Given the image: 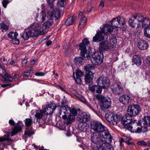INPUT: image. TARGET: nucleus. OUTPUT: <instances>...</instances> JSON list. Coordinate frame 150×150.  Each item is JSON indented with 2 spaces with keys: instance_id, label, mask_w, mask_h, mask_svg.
I'll return each instance as SVG.
<instances>
[{
  "instance_id": "nucleus-1",
  "label": "nucleus",
  "mask_w": 150,
  "mask_h": 150,
  "mask_svg": "<svg viewBox=\"0 0 150 150\" xmlns=\"http://www.w3.org/2000/svg\"><path fill=\"white\" fill-rule=\"evenodd\" d=\"M91 129L96 132H92L91 134V141L92 143L97 145V147L101 148L103 149H109L112 146L109 143L112 142V137L108 129L100 122L93 121L91 123Z\"/></svg>"
},
{
  "instance_id": "nucleus-2",
  "label": "nucleus",
  "mask_w": 150,
  "mask_h": 150,
  "mask_svg": "<svg viewBox=\"0 0 150 150\" xmlns=\"http://www.w3.org/2000/svg\"><path fill=\"white\" fill-rule=\"evenodd\" d=\"M105 39L99 44V49L100 52H93L91 54L92 58L91 59V62L94 65H99L103 62V54L101 51L107 50L111 47L108 41Z\"/></svg>"
},
{
  "instance_id": "nucleus-3",
  "label": "nucleus",
  "mask_w": 150,
  "mask_h": 150,
  "mask_svg": "<svg viewBox=\"0 0 150 150\" xmlns=\"http://www.w3.org/2000/svg\"><path fill=\"white\" fill-rule=\"evenodd\" d=\"M101 30L97 32L93 38V40L95 42L100 41L103 39H107L108 38L107 33H110L113 31V28L109 24L103 25Z\"/></svg>"
},
{
  "instance_id": "nucleus-4",
  "label": "nucleus",
  "mask_w": 150,
  "mask_h": 150,
  "mask_svg": "<svg viewBox=\"0 0 150 150\" xmlns=\"http://www.w3.org/2000/svg\"><path fill=\"white\" fill-rule=\"evenodd\" d=\"M31 29L28 32H24L21 34V37L25 40H28L30 37H37L40 34L42 35L41 30L40 27L38 23H34L31 26Z\"/></svg>"
},
{
  "instance_id": "nucleus-5",
  "label": "nucleus",
  "mask_w": 150,
  "mask_h": 150,
  "mask_svg": "<svg viewBox=\"0 0 150 150\" xmlns=\"http://www.w3.org/2000/svg\"><path fill=\"white\" fill-rule=\"evenodd\" d=\"M21 129V126L17 125L13 128H12L11 132H7L6 135H5L3 137L0 138V142L9 140L10 139L9 138L10 136H12L14 135L18 132L20 131ZM4 145L3 144H1L0 143V150H4Z\"/></svg>"
},
{
  "instance_id": "nucleus-6",
  "label": "nucleus",
  "mask_w": 150,
  "mask_h": 150,
  "mask_svg": "<svg viewBox=\"0 0 150 150\" xmlns=\"http://www.w3.org/2000/svg\"><path fill=\"white\" fill-rule=\"evenodd\" d=\"M96 97L100 101L99 105L102 110H105L110 107L111 104L110 98L104 97L100 95H97Z\"/></svg>"
},
{
  "instance_id": "nucleus-7",
  "label": "nucleus",
  "mask_w": 150,
  "mask_h": 150,
  "mask_svg": "<svg viewBox=\"0 0 150 150\" xmlns=\"http://www.w3.org/2000/svg\"><path fill=\"white\" fill-rule=\"evenodd\" d=\"M95 66H84V69L86 72L84 80L86 83H89L93 82L94 78L93 75L95 73H93L91 71L94 70Z\"/></svg>"
},
{
  "instance_id": "nucleus-8",
  "label": "nucleus",
  "mask_w": 150,
  "mask_h": 150,
  "mask_svg": "<svg viewBox=\"0 0 150 150\" xmlns=\"http://www.w3.org/2000/svg\"><path fill=\"white\" fill-rule=\"evenodd\" d=\"M68 111L67 109L63 108L59 112L60 115H61L62 118L65 121L66 124H69L73 122L75 119V117L69 114Z\"/></svg>"
},
{
  "instance_id": "nucleus-9",
  "label": "nucleus",
  "mask_w": 150,
  "mask_h": 150,
  "mask_svg": "<svg viewBox=\"0 0 150 150\" xmlns=\"http://www.w3.org/2000/svg\"><path fill=\"white\" fill-rule=\"evenodd\" d=\"M97 84L103 88H107L110 85V80L106 76H101L96 80Z\"/></svg>"
},
{
  "instance_id": "nucleus-10",
  "label": "nucleus",
  "mask_w": 150,
  "mask_h": 150,
  "mask_svg": "<svg viewBox=\"0 0 150 150\" xmlns=\"http://www.w3.org/2000/svg\"><path fill=\"white\" fill-rule=\"evenodd\" d=\"M141 110V107L138 105H130L128 107V115L133 116H136L139 114Z\"/></svg>"
},
{
  "instance_id": "nucleus-11",
  "label": "nucleus",
  "mask_w": 150,
  "mask_h": 150,
  "mask_svg": "<svg viewBox=\"0 0 150 150\" xmlns=\"http://www.w3.org/2000/svg\"><path fill=\"white\" fill-rule=\"evenodd\" d=\"M132 116L128 115V114L125 116V117L122 118L121 122L122 124L124 125L125 128L127 129L129 131L132 130L133 127L132 126V122L131 120Z\"/></svg>"
},
{
  "instance_id": "nucleus-12",
  "label": "nucleus",
  "mask_w": 150,
  "mask_h": 150,
  "mask_svg": "<svg viewBox=\"0 0 150 150\" xmlns=\"http://www.w3.org/2000/svg\"><path fill=\"white\" fill-rule=\"evenodd\" d=\"M86 45L83 44L81 43L79 45V48L81 50V55L83 58L86 57L87 59L92 58L91 56L92 54H91V52L90 50L88 51L86 50Z\"/></svg>"
},
{
  "instance_id": "nucleus-13",
  "label": "nucleus",
  "mask_w": 150,
  "mask_h": 150,
  "mask_svg": "<svg viewBox=\"0 0 150 150\" xmlns=\"http://www.w3.org/2000/svg\"><path fill=\"white\" fill-rule=\"evenodd\" d=\"M105 117L106 120L112 125L117 124L119 121L118 115L110 112L106 114Z\"/></svg>"
},
{
  "instance_id": "nucleus-14",
  "label": "nucleus",
  "mask_w": 150,
  "mask_h": 150,
  "mask_svg": "<svg viewBox=\"0 0 150 150\" xmlns=\"http://www.w3.org/2000/svg\"><path fill=\"white\" fill-rule=\"evenodd\" d=\"M32 123V120L31 119L26 118L25 119V124L26 126V128L25 134L29 137L34 134L31 127Z\"/></svg>"
},
{
  "instance_id": "nucleus-15",
  "label": "nucleus",
  "mask_w": 150,
  "mask_h": 150,
  "mask_svg": "<svg viewBox=\"0 0 150 150\" xmlns=\"http://www.w3.org/2000/svg\"><path fill=\"white\" fill-rule=\"evenodd\" d=\"M56 106L55 104L51 103L45 105L43 111L45 115H51L56 109Z\"/></svg>"
},
{
  "instance_id": "nucleus-16",
  "label": "nucleus",
  "mask_w": 150,
  "mask_h": 150,
  "mask_svg": "<svg viewBox=\"0 0 150 150\" xmlns=\"http://www.w3.org/2000/svg\"><path fill=\"white\" fill-rule=\"evenodd\" d=\"M77 118L79 122L83 123L89 121L91 119L90 114L86 112L82 113L79 114Z\"/></svg>"
},
{
  "instance_id": "nucleus-17",
  "label": "nucleus",
  "mask_w": 150,
  "mask_h": 150,
  "mask_svg": "<svg viewBox=\"0 0 150 150\" xmlns=\"http://www.w3.org/2000/svg\"><path fill=\"white\" fill-rule=\"evenodd\" d=\"M74 72L73 73V76L74 81L77 84H80L81 83V77L83 75V72L79 69H77L76 71V76L74 75Z\"/></svg>"
},
{
  "instance_id": "nucleus-18",
  "label": "nucleus",
  "mask_w": 150,
  "mask_h": 150,
  "mask_svg": "<svg viewBox=\"0 0 150 150\" xmlns=\"http://www.w3.org/2000/svg\"><path fill=\"white\" fill-rule=\"evenodd\" d=\"M88 89L93 93H100L102 92L101 87L100 85L90 84L88 86Z\"/></svg>"
},
{
  "instance_id": "nucleus-19",
  "label": "nucleus",
  "mask_w": 150,
  "mask_h": 150,
  "mask_svg": "<svg viewBox=\"0 0 150 150\" xmlns=\"http://www.w3.org/2000/svg\"><path fill=\"white\" fill-rule=\"evenodd\" d=\"M132 100V99L127 95H124L121 96L119 98V101L124 105H127Z\"/></svg>"
},
{
  "instance_id": "nucleus-20",
  "label": "nucleus",
  "mask_w": 150,
  "mask_h": 150,
  "mask_svg": "<svg viewBox=\"0 0 150 150\" xmlns=\"http://www.w3.org/2000/svg\"><path fill=\"white\" fill-rule=\"evenodd\" d=\"M0 68L2 69L3 74L2 75V77L4 81H11L13 80V78L8 74L2 66H0Z\"/></svg>"
},
{
  "instance_id": "nucleus-21",
  "label": "nucleus",
  "mask_w": 150,
  "mask_h": 150,
  "mask_svg": "<svg viewBox=\"0 0 150 150\" xmlns=\"http://www.w3.org/2000/svg\"><path fill=\"white\" fill-rule=\"evenodd\" d=\"M110 88L113 93L117 95L122 93L123 90L122 87L119 85L117 84L111 85Z\"/></svg>"
},
{
  "instance_id": "nucleus-22",
  "label": "nucleus",
  "mask_w": 150,
  "mask_h": 150,
  "mask_svg": "<svg viewBox=\"0 0 150 150\" xmlns=\"http://www.w3.org/2000/svg\"><path fill=\"white\" fill-rule=\"evenodd\" d=\"M43 110H38L35 111V119L34 120V122H38V119H43L45 114H44Z\"/></svg>"
},
{
  "instance_id": "nucleus-23",
  "label": "nucleus",
  "mask_w": 150,
  "mask_h": 150,
  "mask_svg": "<svg viewBox=\"0 0 150 150\" xmlns=\"http://www.w3.org/2000/svg\"><path fill=\"white\" fill-rule=\"evenodd\" d=\"M137 46L140 49L144 50L147 49L149 47V45L147 42L144 40H139L137 43Z\"/></svg>"
},
{
  "instance_id": "nucleus-24",
  "label": "nucleus",
  "mask_w": 150,
  "mask_h": 150,
  "mask_svg": "<svg viewBox=\"0 0 150 150\" xmlns=\"http://www.w3.org/2000/svg\"><path fill=\"white\" fill-rule=\"evenodd\" d=\"M46 15L45 13L41 12L37 14L36 20L38 22L42 23L45 20Z\"/></svg>"
},
{
  "instance_id": "nucleus-25",
  "label": "nucleus",
  "mask_w": 150,
  "mask_h": 150,
  "mask_svg": "<svg viewBox=\"0 0 150 150\" xmlns=\"http://www.w3.org/2000/svg\"><path fill=\"white\" fill-rule=\"evenodd\" d=\"M60 13L58 10H56L52 11L49 15L50 18L56 20L58 19L60 17Z\"/></svg>"
},
{
  "instance_id": "nucleus-26",
  "label": "nucleus",
  "mask_w": 150,
  "mask_h": 150,
  "mask_svg": "<svg viewBox=\"0 0 150 150\" xmlns=\"http://www.w3.org/2000/svg\"><path fill=\"white\" fill-rule=\"evenodd\" d=\"M53 23V19L50 18L43 24V27L45 29H47L52 27Z\"/></svg>"
},
{
  "instance_id": "nucleus-27",
  "label": "nucleus",
  "mask_w": 150,
  "mask_h": 150,
  "mask_svg": "<svg viewBox=\"0 0 150 150\" xmlns=\"http://www.w3.org/2000/svg\"><path fill=\"white\" fill-rule=\"evenodd\" d=\"M144 21L142 23V27L144 28L145 31L148 30L150 28V20L147 17L145 19Z\"/></svg>"
},
{
  "instance_id": "nucleus-28",
  "label": "nucleus",
  "mask_w": 150,
  "mask_h": 150,
  "mask_svg": "<svg viewBox=\"0 0 150 150\" xmlns=\"http://www.w3.org/2000/svg\"><path fill=\"white\" fill-rule=\"evenodd\" d=\"M132 62L134 64L140 66L142 63L140 57L138 55H134L132 58Z\"/></svg>"
},
{
  "instance_id": "nucleus-29",
  "label": "nucleus",
  "mask_w": 150,
  "mask_h": 150,
  "mask_svg": "<svg viewBox=\"0 0 150 150\" xmlns=\"http://www.w3.org/2000/svg\"><path fill=\"white\" fill-rule=\"evenodd\" d=\"M0 61L4 64L6 65L9 60L6 54L2 53H0Z\"/></svg>"
},
{
  "instance_id": "nucleus-30",
  "label": "nucleus",
  "mask_w": 150,
  "mask_h": 150,
  "mask_svg": "<svg viewBox=\"0 0 150 150\" xmlns=\"http://www.w3.org/2000/svg\"><path fill=\"white\" fill-rule=\"evenodd\" d=\"M111 25H109L113 28V30L114 28H117L120 27L117 19L116 18H113L111 21Z\"/></svg>"
},
{
  "instance_id": "nucleus-31",
  "label": "nucleus",
  "mask_w": 150,
  "mask_h": 150,
  "mask_svg": "<svg viewBox=\"0 0 150 150\" xmlns=\"http://www.w3.org/2000/svg\"><path fill=\"white\" fill-rule=\"evenodd\" d=\"M133 17L134 19L137 20L138 22H141L142 23L145 21V19L147 18L144 17L142 15L139 14H137L133 16Z\"/></svg>"
},
{
  "instance_id": "nucleus-32",
  "label": "nucleus",
  "mask_w": 150,
  "mask_h": 150,
  "mask_svg": "<svg viewBox=\"0 0 150 150\" xmlns=\"http://www.w3.org/2000/svg\"><path fill=\"white\" fill-rule=\"evenodd\" d=\"M80 19V22L79 25V28L80 30H81L85 26L86 24V17H84L81 18Z\"/></svg>"
},
{
  "instance_id": "nucleus-33",
  "label": "nucleus",
  "mask_w": 150,
  "mask_h": 150,
  "mask_svg": "<svg viewBox=\"0 0 150 150\" xmlns=\"http://www.w3.org/2000/svg\"><path fill=\"white\" fill-rule=\"evenodd\" d=\"M75 20V17L73 16L69 17L66 21L65 24L66 25H72L74 23Z\"/></svg>"
},
{
  "instance_id": "nucleus-34",
  "label": "nucleus",
  "mask_w": 150,
  "mask_h": 150,
  "mask_svg": "<svg viewBox=\"0 0 150 150\" xmlns=\"http://www.w3.org/2000/svg\"><path fill=\"white\" fill-rule=\"evenodd\" d=\"M117 43V39L116 37L111 38L109 40V44L110 45L111 47L113 48L116 45Z\"/></svg>"
},
{
  "instance_id": "nucleus-35",
  "label": "nucleus",
  "mask_w": 150,
  "mask_h": 150,
  "mask_svg": "<svg viewBox=\"0 0 150 150\" xmlns=\"http://www.w3.org/2000/svg\"><path fill=\"white\" fill-rule=\"evenodd\" d=\"M74 62L77 64H83V63L84 62V59L83 57H76L74 59Z\"/></svg>"
},
{
  "instance_id": "nucleus-36",
  "label": "nucleus",
  "mask_w": 150,
  "mask_h": 150,
  "mask_svg": "<svg viewBox=\"0 0 150 150\" xmlns=\"http://www.w3.org/2000/svg\"><path fill=\"white\" fill-rule=\"evenodd\" d=\"M79 128L80 130L83 132H86L89 129V127L87 125L82 124L79 126Z\"/></svg>"
},
{
  "instance_id": "nucleus-37",
  "label": "nucleus",
  "mask_w": 150,
  "mask_h": 150,
  "mask_svg": "<svg viewBox=\"0 0 150 150\" xmlns=\"http://www.w3.org/2000/svg\"><path fill=\"white\" fill-rule=\"evenodd\" d=\"M117 19L120 26L124 25L125 23V19L123 17H116Z\"/></svg>"
},
{
  "instance_id": "nucleus-38",
  "label": "nucleus",
  "mask_w": 150,
  "mask_h": 150,
  "mask_svg": "<svg viewBox=\"0 0 150 150\" xmlns=\"http://www.w3.org/2000/svg\"><path fill=\"white\" fill-rule=\"evenodd\" d=\"M144 124L145 126H150V116L144 117L143 118Z\"/></svg>"
},
{
  "instance_id": "nucleus-39",
  "label": "nucleus",
  "mask_w": 150,
  "mask_h": 150,
  "mask_svg": "<svg viewBox=\"0 0 150 150\" xmlns=\"http://www.w3.org/2000/svg\"><path fill=\"white\" fill-rule=\"evenodd\" d=\"M18 35V34L16 32H11L9 33L8 35L9 38L13 40L17 38Z\"/></svg>"
},
{
  "instance_id": "nucleus-40",
  "label": "nucleus",
  "mask_w": 150,
  "mask_h": 150,
  "mask_svg": "<svg viewBox=\"0 0 150 150\" xmlns=\"http://www.w3.org/2000/svg\"><path fill=\"white\" fill-rule=\"evenodd\" d=\"M133 124L134 125H137V128L136 129H135L134 130H133V131H132V132H135L136 133H140L141 132V126H139V124L138 125L137 122L136 123H133ZM132 131V130L131 131Z\"/></svg>"
},
{
  "instance_id": "nucleus-41",
  "label": "nucleus",
  "mask_w": 150,
  "mask_h": 150,
  "mask_svg": "<svg viewBox=\"0 0 150 150\" xmlns=\"http://www.w3.org/2000/svg\"><path fill=\"white\" fill-rule=\"evenodd\" d=\"M68 109L71 114H72V116L74 117L77 114V110L76 109L74 108L71 109L70 108H68Z\"/></svg>"
},
{
  "instance_id": "nucleus-42",
  "label": "nucleus",
  "mask_w": 150,
  "mask_h": 150,
  "mask_svg": "<svg viewBox=\"0 0 150 150\" xmlns=\"http://www.w3.org/2000/svg\"><path fill=\"white\" fill-rule=\"evenodd\" d=\"M129 23L130 26L133 28H134L135 27L136 23L134 22V20H133L131 18L129 19Z\"/></svg>"
},
{
  "instance_id": "nucleus-43",
  "label": "nucleus",
  "mask_w": 150,
  "mask_h": 150,
  "mask_svg": "<svg viewBox=\"0 0 150 150\" xmlns=\"http://www.w3.org/2000/svg\"><path fill=\"white\" fill-rule=\"evenodd\" d=\"M0 26L1 28L4 30H7L8 29V26L4 23H1Z\"/></svg>"
},
{
  "instance_id": "nucleus-44",
  "label": "nucleus",
  "mask_w": 150,
  "mask_h": 150,
  "mask_svg": "<svg viewBox=\"0 0 150 150\" xmlns=\"http://www.w3.org/2000/svg\"><path fill=\"white\" fill-rule=\"evenodd\" d=\"M137 144L138 145L141 146L146 145L147 146L148 142H146L143 140H141L138 142Z\"/></svg>"
},
{
  "instance_id": "nucleus-45",
  "label": "nucleus",
  "mask_w": 150,
  "mask_h": 150,
  "mask_svg": "<svg viewBox=\"0 0 150 150\" xmlns=\"http://www.w3.org/2000/svg\"><path fill=\"white\" fill-rule=\"evenodd\" d=\"M33 146L36 150H47V149H44V147L42 146L41 147L40 146H38L34 144H33Z\"/></svg>"
},
{
  "instance_id": "nucleus-46",
  "label": "nucleus",
  "mask_w": 150,
  "mask_h": 150,
  "mask_svg": "<svg viewBox=\"0 0 150 150\" xmlns=\"http://www.w3.org/2000/svg\"><path fill=\"white\" fill-rule=\"evenodd\" d=\"M65 0H60L57 2V5L59 7H63L64 5V1Z\"/></svg>"
},
{
  "instance_id": "nucleus-47",
  "label": "nucleus",
  "mask_w": 150,
  "mask_h": 150,
  "mask_svg": "<svg viewBox=\"0 0 150 150\" xmlns=\"http://www.w3.org/2000/svg\"><path fill=\"white\" fill-rule=\"evenodd\" d=\"M148 33L146 30H145L144 32V36L149 38H150V30H148Z\"/></svg>"
},
{
  "instance_id": "nucleus-48",
  "label": "nucleus",
  "mask_w": 150,
  "mask_h": 150,
  "mask_svg": "<svg viewBox=\"0 0 150 150\" xmlns=\"http://www.w3.org/2000/svg\"><path fill=\"white\" fill-rule=\"evenodd\" d=\"M13 43L14 44L18 45L19 43V41L18 39L17 38L12 40Z\"/></svg>"
},
{
  "instance_id": "nucleus-49",
  "label": "nucleus",
  "mask_w": 150,
  "mask_h": 150,
  "mask_svg": "<svg viewBox=\"0 0 150 150\" xmlns=\"http://www.w3.org/2000/svg\"><path fill=\"white\" fill-rule=\"evenodd\" d=\"M89 43V41L87 38H84L83 40L82 44H84L85 45H88Z\"/></svg>"
},
{
  "instance_id": "nucleus-50",
  "label": "nucleus",
  "mask_w": 150,
  "mask_h": 150,
  "mask_svg": "<svg viewBox=\"0 0 150 150\" xmlns=\"http://www.w3.org/2000/svg\"><path fill=\"white\" fill-rule=\"evenodd\" d=\"M8 0H3L2 2L3 6L4 8H6L7 5L8 4Z\"/></svg>"
},
{
  "instance_id": "nucleus-51",
  "label": "nucleus",
  "mask_w": 150,
  "mask_h": 150,
  "mask_svg": "<svg viewBox=\"0 0 150 150\" xmlns=\"http://www.w3.org/2000/svg\"><path fill=\"white\" fill-rule=\"evenodd\" d=\"M46 73H43L42 72H38L36 73L35 75L36 76H44Z\"/></svg>"
},
{
  "instance_id": "nucleus-52",
  "label": "nucleus",
  "mask_w": 150,
  "mask_h": 150,
  "mask_svg": "<svg viewBox=\"0 0 150 150\" xmlns=\"http://www.w3.org/2000/svg\"><path fill=\"white\" fill-rule=\"evenodd\" d=\"M147 131V129L146 126L144 127L141 126V132H145Z\"/></svg>"
},
{
  "instance_id": "nucleus-53",
  "label": "nucleus",
  "mask_w": 150,
  "mask_h": 150,
  "mask_svg": "<svg viewBox=\"0 0 150 150\" xmlns=\"http://www.w3.org/2000/svg\"><path fill=\"white\" fill-rule=\"evenodd\" d=\"M9 124L11 125H15V123L13 120H10L9 121Z\"/></svg>"
},
{
  "instance_id": "nucleus-54",
  "label": "nucleus",
  "mask_w": 150,
  "mask_h": 150,
  "mask_svg": "<svg viewBox=\"0 0 150 150\" xmlns=\"http://www.w3.org/2000/svg\"><path fill=\"white\" fill-rule=\"evenodd\" d=\"M104 6V2L103 1H100V5H99V7L101 8H102Z\"/></svg>"
},
{
  "instance_id": "nucleus-55",
  "label": "nucleus",
  "mask_w": 150,
  "mask_h": 150,
  "mask_svg": "<svg viewBox=\"0 0 150 150\" xmlns=\"http://www.w3.org/2000/svg\"><path fill=\"white\" fill-rule=\"evenodd\" d=\"M52 42L50 40H49L46 43V46H48L52 44Z\"/></svg>"
},
{
  "instance_id": "nucleus-56",
  "label": "nucleus",
  "mask_w": 150,
  "mask_h": 150,
  "mask_svg": "<svg viewBox=\"0 0 150 150\" xmlns=\"http://www.w3.org/2000/svg\"><path fill=\"white\" fill-rule=\"evenodd\" d=\"M55 0H46L47 2L50 4H52Z\"/></svg>"
},
{
  "instance_id": "nucleus-57",
  "label": "nucleus",
  "mask_w": 150,
  "mask_h": 150,
  "mask_svg": "<svg viewBox=\"0 0 150 150\" xmlns=\"http://www.w3.org/2000/svg\"><path fill=\"white\" fill-rule=\"evenodd\" d=\"M84 17V16L83 15V13L82 12H80L79 15V18H82Z\"/></svg>"
},
{
  "instance_id": "nucleus-58",
  "label": "nucleus",
  "mask_w": 150,
  "mask_h": 150,
  "mask_svg": "<svg viewBox=\"0 0 150 150\" xmlns=\"http://www.w3.org/2000/svg\"><path fill=\"white\" fill-rule=\"evenodd\" d=\"M147 63L149 66H150V57H148L147 58Z\"/></svg>"
},
{
  "instance_id": "nucleus-59",
  "label": "nucleus",
  "mask_w": 150,
  "mask_h": 150,
  "mask_svg": "<svg viewBox=\"0 0 150 150\" xmlns=\"http://www.w3.org/2000/svg\"><path fill=\"white\" fill-rule=\"evenodd\" d=\"M80 100L82 101L83 103H86V100H85V99L83 98V97H80L79 98Z\"/></svg>"
},
{
  "instance_id": "nucleus-60",
  "label": "nucleus",
  "mask_w": 150,
  "mask_h": 150,
  "mask_svg": "<svg viewBox=\"0 0 150 150\" xmlns=\"http://www.w3.org/2000/svg\"><path fill=\"white\" fill-rule=\"evenodd\" d=\"M125 142L127 145H128L132 144V142L129 141V140L126 141Z\"/></svg>"
},
{
  "instance_id": "nucleus-61",
  "label": "nucleus",
  "mask_w": 150,
  "mask_h": 150,
  "mask_svg": "<svg viewBox=\"0 0 150 150\" xmlns=\"http://www.w3.org/2000/svg\"><path fill=\"white\" fill-rule=\"evenodd\" d=\"M27 62V61L26 59H24L22 61V63L23 64H25Z\"/></svg>"
},
{
  "instance_id": "nucleus-62",
  "label": "nucleus",
  "mask_w": 150,
  "mask_h": 150,
  "mask_svg": "<svg viewBox=\"0 0 150 150\" xmlns=\"http://www.w3.org/2000/svg\"><path fill=\"white\" fill-rule=\"evenodd\" d=\"M37 61V59H33L31 62V64H33L35 63V62H36Z\"/></svg>"
},
{
  "instance_id": "nucleus-63",
  "label": "nucleus",
  "mask_w": 150,
  "mask_h": 150,
  "mask_svg": "<svg viewBox=\"0 0 150 150\" xmlns=\"http://www.w3.org/2000/svg\"><path fill=\"white\" fill-rule=\"evenodd\" d=\"M30 74V73L29 72H25L24 73V75L25 76H28Z\"/></svg>"
},
{
  "instance_id": "nucleus-64",
  "label": "nucleus",
  "mask_w": 150,
  "mask_h": 150,
  "mask_svg": "<svg viewBox=\"0 0 150 150\" xmlns=\"http://www.w3.org/2000/svg\"><path fill=\"white\" fill-rule=\"evenodd\" d=\"M92 150H102V149H101L99 148V149H98L97 147H95L94 148H93L92 149Z\"/></svg>"
}]
</instances>
